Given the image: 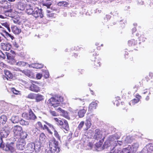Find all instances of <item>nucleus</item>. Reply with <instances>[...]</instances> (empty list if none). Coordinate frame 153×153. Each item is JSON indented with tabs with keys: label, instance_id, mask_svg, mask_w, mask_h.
<instances>
[{
	"label": "nucleus",
	"instance_id": "f257e3e1",
	"mask_svg": "<svg viewBox=\"0 0 153 153\" xmlns=\"http://www.w3.org/2000/svg\"><path fill=\"white\" fill-rule=\"evenodd\" d=\"M50 105L54 108L57 107L60 104V103L63 102V98L61 96H55L51 97L49 100Z\"/></svg>",
	"mask_w": 153,
	"mask_h": 153
},
{
	"label": "nucleus",
	"instance_id": "f03ea898",
	"mask_svg": "<svg viewBox=\"0 0 153 153\" xmlns=\"http://www.w3.org/2000/svg\"><path fill=\"white\" fill-rule=\"evenodd\" d=\"M49 149L53 150V152H58L60 149L58 146V142L56 141L55 139L53 138L51 139L49 142Z\"/></svg>",
	"mask_w": 153,
	"mask_h": 153
},
{
	"label": "nucleus",
	"instance_id": "7ed1b4c3",
	"mask_svg": "<svg viewBox=\"0 0 153 153\" xmlns=\"http://www.w3.org/2000/svg\"><path fill=\"white\" fill-rule=\"evenodd\" d=\"M39 149H40V146H36V147L34 143H30L27 145L25 149V153H32L34 150H36V149L38 151Z\"/></svg>",
	"mask_w": 153,
	"mask_h": 153
},
{
	"label": "nucleus",
	"instance_id": "20e7f679",
	"mask_svg": "<svg viewBox=\"0 0 153 153\" xmlns=\"http://www.w3.org/2000/svg\"><path fill=\"white\" fill-rule=\"evenodd\" d=\"M14 136L18 138L20 137L22 132V129L21 127L19 126H15L12 128Z\"/></svg>",
	"mask_w": 153,
	"mask_h": 153
},
{
	"label": "nucleus",
	"instance_id": "39448f33",
	"mask_svg": "<svg viewBox=\"0 0 153 153\" xmlns=\"http://www.w3.org/2000/svg\"><path fill=\"white\" fill-rule=\"evenodd\" d=\"M22 117L28 120H34L36 118V116L31 109L29 110L28 114L26 113H23Z\"/></svg>",
	"mask_w": 153,
	"mask_h": 153
},
{
	"label": "nucleus",
	"instance_id": "423d86ee",
	"mask_svg": "<svg viewBox=\"0 0 153 153\" xmlns=\"http://www.w3.org/2000/svg\"><path fill=\"white\" fill-rule=\"evenodd\" d=\"M4 127L5 128L1 131L0 135L2 137L6 138L10 133V130L11 128V127L8 124L5 125Z\"/></svg>",
	"mask_w": 153,
	"mask_h": 153
},
{
	"label": "nucleus",
	"instance_id": "0eeeda50",
	"mask_svg": "<svg viewBox=\"0 0 153 153\" xmlns=\"http://www.w3.org/2000/svg\"><path fill=\"white\" fill-rule=\"evenodd\" d=\"M26 143L25 140L19 139L16 144L17 148L20 150H23L25 148Z\"/></svg>",
	"mask_w": 153,
	"mask_h": 153
},
{
	"label": "nucleus",
	"instance_id": "6e6552de",
	"mask_svg": "<svg viewBox=\"0 0 153 153\" xmlns=\"http://www.w3.org/2000/svg\"><path fill=\"white\" fill-rule=\"evenodd\" d=\"M42 11V8L39 9L38 8L36 7L34 9L33 12L31 15H32L35 18L40 17L42 18L43 16Z\"/></svg>",
	"mask_w": 153,
	"mask_h": 153
},
{
	"label": "nucleus",
	"instance_id": "1a4fd4ad",
	"mask_svg": "<svg viewBox=\"0 0 153 153\" xmlns=\"http://www.w3.org/2000/svg\"><path fill=\"white\" fill-rule=\"evenodd\" d=\"M36 8L34 4H33L27 5L26 7V13L29 15H31Z\"/></svg>",
	"mask_w": 153,
	"mask_h": 153
},
{
	"label": "nucleus",
	"instance_id": "9d476101",
	"mask_svg": "<svg viewBox=\"0 0 153 153\" xmlns=\"http://www.w3.org/2000/svg\"><path fill=\"white\" fill-rule=\"evenodd\" d=\"M102 131L98 129H96L95 131L94 138L95 140H98L102 138Z\"/></svg>",
	"mask_w": 153,
	"mask_h": 153
},
{
	"label": "nucleus",
	"instance_id": "9b49d317",
	"mask_svg": "<svg viewBox=\"0 0 153 153\" xmlns=\"http://www.w3.org/2000/svg\"><path fill=\"white\" fill-rule=\"evenodd\" d=\"M27 5L25 0H20L19 2L18 8L21 10H24Z\"/></svg>",
	"mask_w": 153,
	"mask_h": 153
},
{
	"label": "nucleus",
	"instance_id": "f8f14e48",
	"mask_svg": "<svg viewBox=\"0 0 153 153\" xmlns=\"http://www.w3.org/2000/svg\"><path fill=\"white\" fill-rule=\"evenodd\" d=\"M4 72L5 75V76L3 77L4 80L6 79L8 80L9 79H11L13 78V74L9 71L7 70H4Z\"/></svg>",
	"mask_w": 153,
	"mask_h": 153
},
{
	"label": "nucleus",
	"instance_id": "ddd939ff",
	"mask_svg": "<svg viewBox=\"0 0 153 153\" xmlns=\"http://www.w3.org/2000/svg\"><path fill=\"white\" fill-rule=\"evenodd\" d=\"M57 110L58 111H59L60 113H61V115L62 116H63L67 119H70V118L67 112L62 110V108H59L57 109Z\"/></svg>",
	"mask_w": 153,
	"mask_h": 153
},
{
	"label": "nucleus",
	"instance_id": "4468645a",
	"mask_svg": "<svg viewBox=\"0 0 153 153\" xmlns=\"http://www.w3.org/2000/svg\"><path fill=\"white\" fill-rule=\"evenodd\" d=\"M7 117L5 115H2L0 117V126H4L6 123L7 124ZM6 125H7V124Z\"/></svg>",
	"mask_w": 153,
	"mask_h": 153
},
{
	"label": "nucleus",
	"instance_id": "2eb2a0df",
	"mask_svg": "<svg viewBox=\"0 0 153 153\" xmlns=\"http://www.w3.org/2000/svg\"><path fill=\"white\" fill-rule=\"evenodd\" d=\"M29 90L36 92H37L40 91L39 87L34 84H31L29 87Z\"/></svg>",
	"mask_w": 153,
	"mask_h": 153
},
{
	"label": "nucleus",
	"instance_id": "dca6fc26",
	"mask_svg": "<svg viewBox=\"0 0 153 153\" xmlns=\"http://www.w3.org/2000/svg\"><path fill=\"white\" fill-rule=\"evenodd\" d=\"M64 123L62 125L61 128L65 129L66 131L69 130V125L68 122L65 120H63Z\"/></svg>",
	"mask_w": 153,
	"mask_h": 153
},
{
	"label": "nucleus",
	"instance_id": "f3484780",
	"mask_svg": "<svg viewBox=\"0 0 153 153\" xmlns=\"http://www.w3.org/2000/svg\"><path fill=\"white\" fill-rule=\"evenodd\" d=\"M35 99L36 102H38L43 100H44V97L42 95L37 94L35 95Z\"/></svg>",
	"mask_w": 153,
	"mask_h": 153
},
{
	"label": "nucleus",
	"instance_id": "a211bd4d",
	"mask_svg": "<svg viewBox=\"0 0 153 153\" xmlns=\"http://www.w3.org/2000/svg\"><path fill=\"white\" fill-rule=\"evenodd\" d=\"M2 46L4 50H5L6 51H8L10 50L11 47V45L9 43H7L6 44L2 43Z\"/></svg>",
	"mask_w": 153,
	"mask_h": 153
},
{
	"label": "nucleus",
	"instance_id": "6ab92c4d",
	"mask_svg": "<svg viewBox=\"0 0 153 153\" xmlns=\"http://www.w3.org/2000/svg\"><path fill=\"white\" fill-rule=\"evenodd\" d=\"M12 30L13 32L15 34H18L21 32V29L16 26H13L12 27Z\"/></svg>",
	"mask_w": 153,
	"mask_h": 153
},
{
	"label": "nucleus",
	"instance_id": "aec40b11",
	"mask_svg": "<svg viewBox=\"0 0 153 153\" xmlns=\"http://www.w3.org/2000/svg\"><path fill=\"white\" fill-rule=\"evenodd\" d=\"M11 122L13 123H18L19 122L20 119L18 116H13L11 119Z\"/></svg>",
	"mask_w": 153,
	"mask_h": 153
},
{
	"label": "nucleus",
	"instance_id": "412c9836",
	"mask_svg": "<svg viewBox=\"0 0 153 153\" xmlns=\"http://www.w3.org/2000/svg\"><path fill=\"white\" fill-rule=\"evenodd\" d=\"M86 112V110L84 109L79 110L78 112V115L80 118L83 117Z\"/></svg>",
	"mask_w": 153,
	"mask_h": 153
},
{
	"label": "nucleus",
	"instance_id": "4be33fe9",
	"mask_svg": "<svg viewBox=\"0 0 153 153\" xmlns=\"http://www.w3.org/2000/svg\"><path fill=\"white\" fill-rule=\"evenodd\" d=\"M5 150L7 151H9L11 153H13L14 151V149L13 147L8 145L6 146V148H5Z\"/></svg>",
	"mask_w": 153,
	"mask_h": 153
},
{
	"label": "nucleus",
	"instance_id": "5701e85b",
	"mask_svg": "<svg viewBox=\"0 0 153 153\" xmlns=\"http://www.w3.org/2000/svg\"><path fill=\"white\" fill-rule=\"evenodd\" d=\"M91 59L92 61H94V64L97 67L100 66V62L98 60L96 59V57L93 56Z\"/></svg>",
	"mask_w": 153,
	"mask_h": 153
},
{
	"label": "nucleus",
	"instance_id": "b1692460",
	"mask_svg": "<svg viewBox=\"0 0 153 153\" xmlns=\"http://www.w3.org/2000/svg\"><path fill=\"white\" fill-rule=\"evenodd\" d=\"M16 64L18 66L24 67L28 65V64L24 61H19L16 62Z\"/></svg>",
	"mask_w": 153,
	"mask_h": 153
},
{
	"label": "nucleus",
	"instance_id": "393cba45",
	"mask_svg": "<svg viewBox=\"0 0 153 153\" xmlns=\"http://www.w3.org/2000/svg\"><path fill=\"white\" fill-rule=\"evenodd\" d=\"M21 71L23 74H25L26 75L29 77H30L31 76V73L30 71L28 70H26Z\"/></svg>",
	"mask_w": 153,
	"mask_h": 153
},
{
	"label": "nucleus",
	"instance_id": "a878e982",
	"mask_svg": "<svg viewBox=\"0 0 153 153\" xmlns=\"http://www.w3.org/2000/svg\"><path fill=\"white\" fill-rule=\"evenodd\" d=\"M146 146L148 149L150 153H151L153 151V144H149L147 145Z\"/></svg>",
	"mask_w": 153,
	"mask_h": 153
},
{
	"label": "nucleus",
	"instance_id": "bb28decb",
	"mask_svg": "<svg viewBox=\"0 0 153 153\" xmlns=\"http://www.w3.org/2000/svg\"><path fill=\"white\" fill-rule=\"evenodd\" d=\"M20 123L23 126H27L29 125V122L27 121H26L22 119H20L19 121Z\"/></svg>",
	"mask_w": 153,
	"mask_h": 153
},
{
	"label": "nucleus",
	"instance_id": "cd10ccee",
	"mask_svg": "<svg viewBox=\"0 0 153 153\" xmlns=\"http://www.w3.org/2000/svg\"><path fill=\"white\" fill-rule=\"evenodd\" d=\"M85 124L86 126V129L87 130L90 127L91 125V120L90 119L87 120Z\"/></svg>",
	"mask_w": 153,
	"mask_h": 153
},
{
	"label": "nucleus",
	"instance_id": "c85d7f7f",
	"mask_svg": "<svg viewBox=\"0 0 153 153\" xmlns=\"http://www.w3.org/2000/svg\"><path fill=\"white\" fill-rule=\"evenodd\" d=\"M28 134L25 131H22L21 133V136L20 137L21 138L20 139H23L24 140L25 139L27 138Z\"/></svg>",
	"mask_w": 153,
	"mask_h": 153
},
{
	"label": "nucleus",
	"instance_id": "c756f323",
	"mask_svg": "<svg viewBox=\"0 0 153 153\" xmlns=\"http://www.w3.org/2000/svg\"><path fill=\"white\" fill-rule=\"evenodd\" d=\"M97 105V103L95 102H92L90 104L89 107V109L96 108Z\"/></svg>",
	"mask_w": 153,
	"mask_h": 153
},
{
	"label": "nucleus",
	"instance_id": "7c9ffc66",
	"mask_svg": "<svg viewBox=\"0 0 153 153\" xmlns=\"http://www.w3.org/2000/svg\"><path fill=\"white\" fill-rule=\"evenodd\" d=\"M120 136L116 137V135H111L109 136L108 138V140L110 142H111L112 141L114 140L115 139H118L120 138ZM110 143L111 142H110L109 143Z\"/></svg>",
	"mask_w": 153,
	"mask_h": 153
},
{
	"label": "nucleus",
	"instance_id": "2f4dec72",
	"mask_svg": "<svg viewBox=\"0 0 153 153\" xmlns=\"http://www.w3.org/2000/svg\"><path fill=\"white\" fill-rule=\"evenodd\" d=\"M6 55L7 59L13 61V62H15V60L14 59L13 56L11 54L7 53L6 54Z\"/></svg>",
	"mask_w": 153,
	"mask_h": 153
},
{
	"label": "nucleus",
	"instance_id": "473e14b6",
	"mask_svg": "<svg viewBox=\"0 0 153 153\" xmlns=\"http://www.w3.org/2000/svg\"><path fill=\"white\" fill-rule=\"evenodd\" d=\"M46 138V136L43 133H41L39 136V139L41 141L43 142Z\"/></svg>",
	"mask_w": 153,
	"mask_h": 153
},
{
	"label": "nucleus",
	"instance_id": "72a5a7b5",
	"mask_svg": "<svg viewBox=\"0 0 153 153\" xmlns=\"http://www.w3.org/2000/svg\"><path fill=\"white\" fill-rule=\"evenodd\" d=\"M68 4V2L66 1H60L57 4V5L60 6H65Z\"/></svg>",
	"mask_w": 153,
	"mask_h": 153
},
{
	"label": "nucleus",
	"instance_id": "f704fd0d",
	"mask_svg": "<svg viewBox=\"0 0 153 153\" xmlns=\"http://www.w3.org/2000/svg\"><path fill=\"white\" fill-rule=\"evenodd\" d=\"M43 64L36 63L34 64L33 67L36 68H41L43 67Z\"/></svg>",
	"mask_w": 153,
	"mask_h": 153
},
{
	"label": "nucleus",
	"instance_id": "c9c22d12",
	"mask_svg": "<svg viewBox=\"0 0 153 153\" xmlns=\"http://www.w3.org/2000/svg\"><path fill=\"white\" fill-rule=\"evenodd\" d=\"M130 148L129 147L126 149H123L120 152V153H129L130 152Z\"/></svg>",
	"mask_w": 153,
	"mask_h": 153
},
{
	"label": "nucleus",
	"instance_id": "e433bc0d",
	"mask_svg": "<svg viewBox=\"0 0 153 153\" xmlns=\"http://www.w3.org/2000/svg\"><path fill=\"white\" fill-rule=\"evenodd\" d=\"M141 96L138 94H137L136 96V99H134V103H137L141 98Z\"/></svg>",
	"mask_w": 153,
	"mask_h": 153
},
{
	"label": "nucleus",
	"instance_id": "4c0bfd02",
	"mask_svg": "<svg viewBox=\"0 0 153 153\" xmlns=\"http://www.w3.org/2000/svg\"><path fill=\"white\" fill-rule=\"evenodd\" d=\"M0 141V149H2L3 150H5L4 144L3 142L2 141V139L1 138Z\"/></svg>",
	"mask_w": 153,
	"mask_h": 153
},
{
	"label": "nucleus",
	"instance_id": "58836bf2",
	"mask_svg": "<svg viewBox=\"0 0 153 153\" xmlns=\"http://www.w3.org/2000/svg\"><path fill=\"white\" fill-rule=\"evenodd\" d=\"M35 95L34 94L31 93L28 95L27 97L29 99H35Z\"/></svg>",
	"mask_w": 153,
	"mask_h": 153
},
{
	"label": "nucleus",
	"instance_id": "ea45409f",
	"mask_svg": "<svg viewBox=\"0 0 153 153\" xmlns=\"http://www.w3.org/2000/svg\"><path fill=\"white\" fill-rule=\"evenodd\" d=\"M115 143L114 144H115V146H116L117 145H121L122 144V142L121 141H118L117 140V141H115ZM114 146L112 147V149H114Z\"/></svg>",
	"mask_w": 153,
	"mask_h": 153
},
{
	"label": "nucleus",
	"instance_id": "a19ab883",
	"mask_svg": "<svg viewBox=\"0 0 153 153\" xmlns=\"http://www.w3.org/2000/svg\"><path fill=\"white\" fill-rule=\"evenodd\" d=\"M7 4V6H5V8L7 9H10V10H12L13 8V6L11 5V3L10 2H8Z\"/></svg>",
	"mask_w": 153,
	"mask_h": 153
},
{
	"label": "nucleus",
	"instance_id": "79ce46f5",
	"mask_svg": "<svg viewBox=\"0 0 153 153\" xmlns=\"http://www.w3.org/2000/svg\"><path fill=\"white\" fill-rule=\"evenodd\" d=\"M146 147L145 146L142 150V153H150Z\"/></svg>",
	"mask_w": 153,
	"mask_h": 153
},
{
	"label": "nucleus",
	"instance_id": "37998d69",
	"mask_svg": "<svg viewBox=\"0 0 153 153\" xmlns=\"http://www.w3.org/2000/svg\"><path fill=\"white\" fill-rule=\"evenodd\" d=\"M84 124V121H81L79 124L78 126V128L80 130L82 128V127L83 126V125Z\"/></svg>",
	"mask_w": 153,
	"mask_h": 153
},
{
	"label": "nucleus",
	"instance_id": "c03bdc74",
	"mask_svg": "<svg viewBox=\"0 0 153 153\" xmlns=\"http://www.w3.org/2000/svg\"><path fill=\"white\" fill-rule=\"evenodd\" d=\"M44 6L46 7L47 8H50V6L51 5V4L49 3H44L43 4Z\"/></svg>",
	"mask_w": 153,
	"mask_h": 153
},
{
	"label": "nucleus",
	"instance_id": "a18cd8bd",
	"mask_svg": "<svg viewBox=\"0 0 153 153\" xmlns=\"http://www.w3.org/2000/svg\"><path fill=\"white\" fill-rule=\"evenodd\" d=\"M11 91L14 94H18L19 93V91H17L14 88H12L11 89Z\"/></svg>",
	"mask_w": 153,
	"mask_h": 153
},
{
	"label": "nucleus",
	"instance_id": "49530a36",
	"mask_svg": "<svg viewBox=\"0 0 153 153\" xmlns=\"http://www.w3.org/2000/svg\"><path fill=\"white\" fill-rule=\"evenodd\" d=\"M0 57L4 59L5 58L6 56L2 52V51L0 50Z\"/></svg>",
	"mask_w": 153,
	"mask_h": 153
},
{
	"label": "nucleus",
	"instance_id": "de8ad7c7",
	"mask_svg": "<svg viewBox=\"0 0 153 153\" xmlns=\"http://www.w3.org/2000/svg\"><path fill=\"white\" fill-rule=\"evenodd\" d=\"M50 113H51V114L53 116H57V114L55 111H50Z\"/></svg>",
	"mask_w": 153,
	"mask_h": 153
},
{
	"label": "nucleus",
	"instance_id": "09e8293b",
	"mask_svg": "<svg viewBox=\"0 0 153 153\" xmlns=\"http://www.w3.org/2000/svg\"><path fill=\"white\" fill-rule=\"evenodd\" d=\"M56 152H53V150L49 149L48 150H46L45 151V153H54Z\"/></svg>",
	"mask_w": 153,
	"mask_h": 153
},
{
	"label": "nucleus",
	"instance_id": "8fccbe9b",
	"mask_svg": "<svg viewBox=\"0 0 153 153\" xmlns=\"http://www.w3.org/2000/svg\"><path fill=\"white\" fill-rule=\"evenodd\" d=\"M43 129H46L49 133H50L51 134L52 133V132L49 130V129L48 127L46 125H44Z\"/></svg>",
	"mask_w": 153,
	"mask_h": 153
},
{
	"label": "nucleus",
	"instance_id": "3c124183",
	"mask_svg": "<svg viewBox=\"0 0 153 153\" xmlns=\"http://www.w3.org/2000/svg\"><path fill=\"white\" fill-rule=\"evenodd\" d=\"M45 74H44V76L46 78H48L49 76V73L48 71H46L45 72Z\"/></svg>",
	"mask_w": 153,
	"mask_h": 153
},
{
	"label": "nucleus",
	"instance_id": "603ef678",
	"mask_svg": "<svg viewBox=\"0 0 153 153\" xmlns=\"http://www.w3.org/2000/svg\"><path fill=\"white\" fill-rule=\"evenodd\" d=\"M42 75L39 73L37 74L36 75V77L39 79L41 78L42 77Z\"/></svg>",
	"mask_w": 153,
	"mask_h": 153
},
{
	"label": "nucleus",
	"instance_id": "864d4df0",
	"mask_svg": "<svg viewBox=\"0 0 153 153\" xmlns=\"http://www.w3.org/2000/svg\"><path fill=\"white\" fill-rule=\"evenodd\" d=\"M133 42V39H132V40H129L128 41V44L129 46H131L132 45Z\"/></svg>",
	"mask_w": 153,
	"mask_h": 153
},
{
	"label": "nucleus",
	"instance_id": "5fc2aeb1",
	"mask_svg": "<svg viewBox=\"0 0 153 153\" xmlns=\"http://www.w3.org/2000/svg\"><path fill=\"white\" fill-rule=\"evenodd\" d=\"M36 130H37L35 128V129H33V133L35 135H37L38 134V132L36 131Z\"/></svg>",
	"mask_w": 153,
	"mask_h": 153
},
{
	"label": "nucleus",
	"instance_id": "6e6d98bb",
	"mask_svg": "<svg viewBox=\"0 0 153 153\" xmlns=\"http://www.w3.org/2000/svg\"><path fill=\"white\" fill-rule=\"evenodd\" d=\"M138 3L141 5L143 4L144 3V1L143 0H138Z\"/></svg>",
	"mask_w": 153,
	"mask_h": 153
},
{
	"label": "nucleus",
	"instance_id": "4d7b16f0",
	"mask_svg": "<svg viewBox=\"0 0 153 153\" xmlns=\"http://www.w3.org/2000/svg\"><path fill=\"white\" fill-rule=\"evenodd\" d=\"M3 25L6 28H7V27L9 26V25L7 24V22L3 23Z\"/></svg>",
	"mask_w": 153,
	"mask_h": 153
},
{
	"label": "nucleus",
	"instance_id": "13d9d810",
	"mask_svg": "<svg viewBox=\"0 0 153 153\" xmlns=\"http://www.w3.org/2000/svg\"><path fill=\"white\" fill-rule=\"evenodd\" d=\"M139 145L138 143H134V149H137L139 147Z\"/></svg>",
	"mask_w": 153,
	"mask_h": 153
},
{
	"label": "nucleus",
	"instance_id": "bf43d9fd",
	"mask_svg": "<svg viewBox=\"0 0 153 153\" xmlns=\"http://www.w3.org/2000/svg\"><path fill=\"white\" fill-rule=\"evenodd\" d=\"M58 123L60 126H62V125L63 124V123H64L63 122L60 120H59V121H58Z\"/></svg>",
	"mask_w": 153,
	"mask_h": 153
},
{
	"label": "nucleus",
	"instance_id": "052dcab7",
	"mask_svg": "<svg viewBox=\"0 0 153 153\" xmlns=\"http://www.w3.org/2000/svg\"><path fill=\"white\" fill-rule=\"evenodd\" d=\"M7 36H8L10 37L12 40H13L14 38V37H13V36H12L9 33L8 34Z\"/></svg>",
	"mask_w": 153,
	"mask_h": 153
},
{
	"label": "nucleus",
	"instance_id": "680f3d73",
	"mask_svg": "<svg viewBox=\"0 0 153 153\" xmlns=\"http://www.w3.org/2000/svg\"><path fill=\"white\" fill-rule=\"evenodd\" d=\"M54 135H55L56 137H58L59 136V134L58 133V132L56 130H55L54 131Z\"/></svg>",
	"mask_w": 153,
	"mask_h": 153
},
{
	"label": "nucleus",
	"instance_id": "e2e57ef3",
	"mask_svg": "<svg viewBox=\"0 0 153 153\" xmlns=\"http://www.w3.org/2000/svg\"><path fill=\"white\" fill-rule=\"evenodd\" d=\"M134 99L132 100L129 103V104L131 105H134Z\"/></svg>",
	"mask_w": 153,
	"mask_h": 153
},
{
	"label": "nucleus",
	"instance_id": "0e129e2a",
	"mask_svg": "<svg viewBox=\"0 0 153 153\" xmlns=\"http://www.w3.org/2000/svg\"><path fill=\"white\" fill-rule=\"evenodd\" d=\"M88 146H90L91 148L93 147V144L89 142L88 143Z\"/></svg>",
	"mask_w": 153,
	"mask_h": 153
},
{
	"label": "nucleus",
	"instance_id": "69168bd1",
	"mask_svg": "<svg viewBox=\"0 0 153 153\" xmlns=\"http://www.w3.org/2000/svg\"><path fill=\"white\" fill-rule=\"evenodd\" d=\"M46 123L50 127V128H53V125L51 124L50 123Z\"/></svg>",
	"mask_w": 153,
	"mask_h": 153
},
{
	"label": "nucleus",
	"instance_id": "338daca9",
	"mask_svg": "<svg viewBox=\"0 0 153 153\" xmlns=\"http://www.w3.org/2000/svg\"><path fill=\"white\" fill-rule=\"evenodd\" d=\"M54 119L56 122H57L58 123V121H59V120L57 118H54Z\"/></svg>",
	"mask_w": 153,
	"mask_h": 153
},
{
	"label": "nucleus",
	"instance_id": "774afa93",
	"mask_svg": "<svg viewBox=\"0 0 153 153\" xmlns=\"http://www.w3.org/2000/svg\"><path fill=\"white\" fill-rule=\"evenodd\" d=\"M38 124H39V126H40V127H42V124L41 123H40V122H39L38 123Z\"/></svg>",
	"mask_w": 153,
	"mask_h": 153
}]
</instances>
